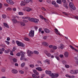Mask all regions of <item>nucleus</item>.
I'll use <instances>...</instances> for the list:
<instances>
[{
  "label": "nucleus",
  "instance_id": "42",
  "mask_svg": "<svg viewBox=\"0 0 78 78\" xmlns=\"http://www.w3.org/2000/svg\"><path fill=\"white\" fill-rule=\"evenodd\" d=\"M32 76L33 78H36V75L33 74L32 75Z\"/></svg>",
  "mask_w": 78,
  "mask_h": 78
},
{
  "label": "nucleus",
  "instance_id": "26",
  "mask_svg": "<svg viewBox=\"0 0 78 78\" xmlns=\"http://www.w3.org/2000/svg\"><path fill=\"white\" fill-rule=\"evenodd\" d=\"M10 51V50L8 49L7 50H5V53L8 54L9 53V52Z\"/></svg>",
  "mask_w": 78,
  "mask_h": 78
},
{
  "label": "nucleus",
  "instance_id": "24",
  "mask_svg": "<svg viewBox=\"0 0 78 78\" xmlns=\"http://www.w3.org/2000/svg\"><path fill=\"white\" fill-rule=\"evenodd\" d=\"M19 73H20V74H23V73H24V71H23V70H19Z\"/></svg>",
  "mask_w": 78,
  "mask_h": 78
},
{
  "label": "nucleus",
  "instance_id": "1",
  "mask_svg": "<svg viewBox=\"0 0 78 78\" xmlns=\"http://www.w3.org/2000/svg\"><path fill=\"white\" fill-rule=\"evenodd\" d=\"M16 43L17 44V46H19V47H23L25 46V44H24L18 41H16Z\"/></svg>",
  "mask_w": 78,
  "mask_h": 78
},
{
  "label": "nucleus",
  "instance_id": "54",
  "mask_svg": "<svg viewBox=\"0 0 78 78\" xmlns=\"http://www.w3.org/2000/svg\"><path fill=\"white\" fill-rule=\"evenodd\" d=\"M40 17H41V19H44V17L43 16H42V15H40Z\"/></svg>",
  "mask_w": 78,
  "mask_h": 78
},
{
  "label": "nucleus",
  "instance_id": "44",
  "mask_svg": "<svg viewBox=\"0 0 78 78\" xmlns=\"http://www.w3.org/2000/svg\"><path fill=\"white\" fill-rule=\"evenodd\" d=\"M52 5H55L56 4V2L55 1H52Z\"/></svg>",
  "mask_w": 78,
  "mask_h": 78
},
{
  "label": "nucleus",
  "instance_id": "59",
  "mask_svg": "<svg viewBox=\"0 0 78 78\" xmlns=\"http://www.w3.org/2000/svg\"><path fill=\"white\" fill-rule=\"evenodd\" d=\"M33 72L35 74L36 72H37V71L36 70H33Z\"/></svg>",
  "mask_w": 78,
  "mask_h": 78
},
{
  "label": "nucleus",
  "instance_id": "58",
  "mask_svg": "<svg viewBox=\"0 0 78 78\" xmlns=\"http://www.w3.org/2000/svg\"><path fill=\"white\" fill-rule=\"evenodd\" d=\"M55 58L57 59V60H58V61L59 60V57L58 56H56Z\"/></svg>",
  "mask_w": 78,
  "mask_h": 78
},
{
  "label": "nucleus",
  "instance_id": "37",
  "mask_svg": "<svg viewBox=\"0 0 78 78\" xmlns=\"http://www.w3.org/2000/svg\"><path fill=\"white\" fill-rule=\"evenodd\" d=\"M26 19H27L28 20H29V21H30V19H31V18H30V17L26 16Z\"/></svg>",
  "mask_w": 78,
  "mask_h": 78
},
{
  "label": "nucleus",
  "instance_id": "34",
  "mask_svg": "<svg viewBox=\"0 0 78 78\" xmlns=\"http://www.w3.org/2000/svg\"><path fill=\"white\" fill-rule=\"evenodd\" d=\"M62 62L63 64H67V62L65 60H62Z\"/></svg>",
  "mask_w": 78,
  "mask_h": 78
},
{
  "label": "nucleus",
  "instance_id": "15",
  "mask_svg": "<svg viewBox=\"0 0 78 78\" xmlns=\"http://www.w3.org/2000/svg\"><path fill=\"white\" fill-rule=\"evenodd\" d=\"M69 47L72 50H74L75 51H76V52H78V50L74 48L72 46L69 45Z\"/></svg>",
  "mask_w": 78,
  "mask_h": 78
},
{
  "label": "nucleus",
  "instance_id": "52",
  "mask_svg": "<svg viewBox=\"0 0 78 78\" xmlns=\"http://www.w3.org/2000/svg\"><path fill=\"white\" fill-rule=\"evenodd\" d=\"M54 75H55V74H53V73H51L50 75V76H54Z\"/></svg>",
  "mask_w": 78,
  "mask_h": 78
},
{
  "label": "nucleus",
  "instance_id": "53",
  "mask_svg": "<svg viewBox=\"0 0 78 78\" xmlns=\"http://www.w3.org/2000/svg\"><path fill=\"white\" fill-rule=\"evenodd\" d=\"M16 56H20V54L19 53H17L16 54Z\"/></svg>",
  "mask_w": 78,
  "mask_h": 78
},
{
  "label": "nucleus",
  "instance_id": "20",
  "mask_svg": "<svg viewBox=\"0 0 78 78\" xmlns=\"http://www.w3.org/2000/svg\"><path fill=\"white\" fill-rule=\"evenodd\" d=\"M70 73L73 75H75V70H71Z\"/></svg>",
  "mask_w": 78,
  "mask_h": 78
},
{
  "label": "nucleus",
  "instance_id": "50",
  "mask_svg": "<svg viewBox=\"0 0 78 78\" xmlns=\"http://www.w3.org/2000/svg\"><path fill=\"white\" fill-rule=\"evenodd\" d=\"M5 70H6V69H5V68H2V72H5Z\"/></svg>",
  "mask_w": 78,
  "mask_h": 78
},
{
  "label": "nucleus",
  "instance_id": "9",
  "mask_svg": "<svg viewBox=\"0 0 78 78\" xmlns=\"http://www.w3.org/2000/svg\"><path fill=\"white\" fill-rule=\"evenodd\" d=\"M43 45H44L46 47H48V43L45 41L43 42L42 43Z\"/></svg>",
  "mask_w": 78,
  "mask_h": 78
},
{
  "label": "nucleus",
  "instance_id": "63",
  "mask_svg": "<svg viewBox=\"0 0 78 78\" xmlns=\"http://www.w3.org/2000/svg\"><path fill=\"white\" fill-rule=\"evenodd\" d=\"M47 37L46 36H44V37H43V39H44V40H46V39H47Z\"/></svg>",
  "mask_w": 78,
  "mask_h": 78
},
{
  "label": "nucleus",
  "instance_id": "40",
  "mask_svg": "<svg viewBox=\"0 0 78 78\" xmlns=\"http://www.w3.org/2000/svg\"><path fill=\"white\" fill-rule=\"evenodd\" d=\"M75 75V74H77L78 73V70H74Z\"/></svg>",
  "mask_w": 78,
  "mask_h": 78
},
{
  "label": "nucleus",
  "instance_id": "7",
  "mask_svg": "<svg viewBox=\"0 0 78 78\" xmlns=\"http://www.w3.org/2000/svg\"><path fill=\"white\" fill-rule=\"evenodd\" d=\"M27 53L28 56H30L31 55H33V52L31 51L28 50L27 52Z\"/></svg>",
  "mask_w": 78,
  "mask_h": 78
},
{
  "label": "nucleus",
  "instance_id": "43",
  "mask_svg": "<svg viewBox=\"0 0 78 78\" xmlns=\"http://www.w3.org/2000/svg\"><path fill=\"white\" fill-rule=\"evenodd\" d=\"M23 22L24 23H27L28 22V21L27 20H23Z\"/></svg>",
  "mask_w": 78,
  "mask_h": 78
},
{
  "label": "nucleus",
  "instance_id": "27",
  "mask_svg": "<svg viewBox=\"0 0 78 78\" xmlns=\"http://www.w3.org/2000/svg\"><path fill=\"white\" fill-rule=\"evenodd\" d=\"M24 2L26 3H30V0H24Z\"/></svg>",
  "mask_w": 78,
  "mask_h": 78
},
{
  "label": "nucleus",
  "instance_id": "56",
  "mask_svg": "<svg viewBox=\"0 0 78 78\" xmlns=\"http://www.w3.org/2000/svg\"><path fill=\"white\" fill-rule=\"evenodd\" d=\"M12 9L14 11H16V10H17L16 8H13Z\"/></svg>",
  "mask_w": 78,
  "mask_h": 78
},
{
  "label": "nucleus",
  "instance_id": "48",
  "mask_svg": "<svg viewBox=\"0 0 78 78\" xmlns=\"http://www.w3.org/2000/svg\"><path fill=\"white\" fill-rule=\"evenodd\" d=\"M5 43L7 44V45H9V42L8 41H5Z\"/></svg>",
  "mask_w": 78,
  "mask_h": 78
},
{
  "label": "nucleus",
  "instance_id": "49",
  "mask_svg": "<svg viewBox=\"0 0 78 78\" xmlns=\"http://www.w3.org/2000/svg\"><path fill=\"white\" fill-rule=\"evenodd\" d=\"M42 30V28H40L39 29V33H41Z\"/></svg>",
  "mask_w": 78,
  "mask_h": 78
},
{
  "label": "nucleus",
  "instance_id": "51",
  "mask_svg": "<svg viewBox=\"0 0 78 78\" xmlns=\"http://www.w3.org/2000/svg\"><path fill=\"white\" fill-rule=\"evenodd\" d=\"M7 10L11 11V10H12V9H11V8L8 7V8H7Z\"/></svg>",
  "mask_w": 78,
  "mask_h": 78
},
{
  "label": "nucleus",
  "instance_id": "45",
  "mask_svg": "<svg viewBox=\"0 0 78 78\" xmlns=\"http://www.w3.org/2000/svg\"><path fill=\"white\" fill-rule=\"evenodd\" d=\"M53 47V45H50L49 46V48H52Z\"/></svg>",
  "mask_w": 78,
  "mask_h": 78
},
{
  "label": "nucleus",
  "instance_id": "8",
  "mask_svg": "<svg viewBox=\"0 0 78 78\" xmlns=\"http://www.w3.org/2000/svg\"><path fill=\"white\" fill-rule=\"evenodd\" d=\"M55 33L56 34H57L58 35H59V36H61L62 35L61 34L59 33V32H58V30L57 29H55Z\"/></svg>",
  "mask_w": 78,
  "mask_h": 78
},
{
  "label": "nucleus",
  "instance_id": "19",
  "mask_svg": "<svg viewBox=\"0 0 78 78\" xmlns=\"http://www.w3.org/2000/svg\"><path fill=\"white\" fill-rule=\"evenodd\" d=\"M45 73H46V74L50 75L51 73V72L50 71L46 70Z\"/></svg>",
  "mask_w": 78,
  "mask_h": 78
},
{
  "label": "nucleus",
  "instance_id": "21",
  "mask_svg": "<svg viewBox=\"0 0 78 78\" xmlns=\"http://www.w3.org/2000/svg\"><path fill=\"white\" fill-rule=\"evenodd\" d=\"M45 62L47 63L48 64H50V61L48 59H47L45 60Z\"/></svg>",
  "mask_w": 78,
  "mask_h": 78
},
{
  "label": "nucleus",
  "instance_id": "13",
  "mask_svg": "<svg viewBox=\"0 0 78 78\" xmlns=\"http://www.w3.org/2000/svg\"><path fill=\"white\" fill-rule=\"evenodd\" d=\"M26 3L25 1H22L20 3V5L21 6H25V5L26 4Z\"/></svg>",
  "mask_w": 78,
  "mask_h": 78
},
{
  "label": "nucleus",
  "instance_id": "62",
  "mask_svg": "<svg viewBox=\"0 0 78 78\" xmlns=\"http://www.w3.org/2000/svg\"><path fill=\"white\" fill-rule=\"evenodd\" d=\"M4 6H8V4H4Z\"/></svg>",
  "mask_w": 78,
  "mask_h": 78
},
{
  "label": "nucleus",
  "instance_id": "33",
  "mask_svg": "<svg viewBox=\"0 0 78 78\" xmlns=\"http://www.w3.org/2000/svg\"><path fill=\"white\" fill-rule=\"evenodd\" d=\"M64 45H63V44H60V48H61V49H63V48H64Z\"/></svg>",
  "mask_w": 78,
  "mask_h": 78
},
{
  "label": "nucleus",
  "instance_id": "28",
  "mask_svg": "<svg viewBox=\"0 0 78 78\" xmlns=\"http://www.w3.org/2000/svg\"><path fill=\"white\" fill-rule=\"evenodd\" d=\"M24 39L26 41H30V39L27 37H25Z\"/></svg>",
  "mask_w": 78,
  "mask_h": 78
},
{
  "label": "nucleus",
  "instance_id": "17",
  "mask_svg": "<svg viewBox=\"0 0 78 78\" xmlns=\"http://www.w3.org/2000/svg\"><path fill=\"white\" fill-rule=\"evenodd\" d=\"M5 48H2V49H0V54H2L3 51H4L5 50Z\"/></svg>",
  "mask_w": 78,
  "mask_h": 78
},
{
  "label": "nucleus",
  "instance_id": "25",
  "mask_svg": "<svg viewBox=\"0 0 78 78\" xmlns=\"http://www.w3.org/2000/svg\"><path fill=\"white\" fill-rule=\"evenodd\" d=\"M4 25L5 27H6V28H9V26H8V25L7 23H4Z\"/></svg>",
  "mask_w": 78,
  "mask_h": 78
},
{
  "label": "nucleus",
  "instance_id": "4",
  "mask_svg": "<svg viewBox=\"0 0 78 78\" xmlns=\"http://www.w3.org/2000/svg\"><path fill=\"white\" fill-rule=\"evenodd\" d=\"M30 21L35 22V23H37V22L39 21V20L38 19L36 18H31V19L30 20Z\"/></svg>",
  "mask_w": 78,
  "mask_h": 78
},
{
  "label": "nucleus",
  "instance_id": "14",
  "mask_svg": "<svg viewBox=\"0 0 78 78\" xmlns=\"http://www.w3.org/2000/svg\"><path fill=\"white\" fill-rule=\"evenodd\" d=\"M64 55L66 58H68L69 56V52L67 51H66L64 53Z\"/></svg>",
  "mask_w": 78,
  "mask_h": 78
},
{
  "label": "nucleus",
  "instance_id": "36",
  "mask_svg": "<svg viewBox=\"0 0 78 78\" xmlns=\"http://www.w3.org/2000/svg\"><path fill=\"white\" fill-rule=\"evenodd\" d=\"M30 67L31 68H33L34 67V64L30 65Z\"/></svg>",
  "mask_w": 78,
  "mask_h": 78
},
{
  "label": "nucleus",
  "instance_id": "29",
  "mask_svg": "<svg viewBox=\"0 0 78 78\" xmlns=\"http://www.w3.org/2000/svg\"><path fill=\"white\" fill-rule=\"evenodd\" d=\"M25 63H21V67H23L25 66Z\"/></svg>",
  "mask_w": 78,
  "mask_h": 78
},
{
  "label": "nucleus",
  "instance_id": "30",
  "mask_svg": "<svg viewBox=\"0 0 78 78\" xmlns=\"http://www.w3.org/2000/svg\"><path fill=\"white\" fill-rule=\"evenodd\" d=\"M57 46H53V49L54 50H56L57 48Z\"/></svg>",
  "mask_w": 78,
  "mask_h": 78
},
{
  "label": "nucleus",
  "instance_id": "32",
  "mask_svg": "<svg viewBox=\"0 0 78 78\" xmlns=\"http://www.w3.org/2000/svg\"><path fill=\"white\" fill-rule=\"evenodd\" d=\"M54 76H55V77H58L59 76V74L56 73H54Z\"/></svg>",
  "mask_w": 78,
  "mask_h": 78
},
{
  "label": "nucleus",
  "instance_id": "6",
  "mask_svg": "<svg viewBox=\"0 0 78 78\" xmlns=\"http://www.w3.org/2000/svg\"><path fill=\"white\" fill-rule=\"evenodd\" d=\"M6 2L7 3L9 4V5H14V2L12 0H6Z\"/></svg>",
  "mask_w": 78,
  "mask_h": 78
},
{
  "label": "nucleus",
  "instance_id": "35",
  "mask_svg": "<svg viewBox=\"0 0 78 78\" xmlns=\"http://www.w3.org/2000/svg\"><path fill=\"white\" fill-rule=\"evenodd\" d=\"M34 53H35V54H36L37 55H38V54H39V52L37 51H34Z\"/></svg>",
  "mask_w": 78,
  "mask_h": 78
},
{
  "label": "nucleus",
  "instance_id": "16",
  "mask_svg": "<svg viewBox=\"0 0 78 78\" xmlns=\"http://www.w3.org/2000/svg\"><path fill=\"white\" fill-rule=\"evenodd\" d=\"M36 69L38 70V71H39L40 72H41V71H42L43 70V69H42L41 67L36 68Z\"/></svg>",
  "mask_w": 78,
  "mask_h": 78
},
{
  "label": "nucleus",
  "instance_id": "23",
  "mask_svg": "<svg viewBox=\"0 0 78 78\" xmlns=\"http://www.w3.org/2000/svg\"><path fill=\"white\" fill-rule=\"evenodd\" d=\"M20 23L21 24V25H22L24 27L25 26V24L24 23L22 22H20Z\"/></svg>",
  "mask_w": 78,
  "mask_h": 78
},
{
  "label": "nucleus",
  "instance_id": "41",
  "mask_svg": "<svg viewBox=\"0 0 78 78\" xmlns=\"http://www.w3.org/2000/svg\"><path fill=\"white\" fill-rule=\"evenodd\" d=\"M12 60L14 62H17V59H16L15 58H14L12 59Z\"/></svg>",
  "mask_w": 78,
  "mask_h": 78
},
{
  "label": "nucleus",
  "instance_id": "57",
  "mask_svg": "<svg viewBox=\"0 0 78 78\" xmlns=\"http://www.w3.org/2000/svg\"><path fill=\"white\" fill-rule=\"evenodd\" d=\"M10 55H12V56H13L14 54H13V52H12V51H10Z\"/></svg>",
  "mask_w": 78,
  "mask_h": 78
},
{
  "label": "nucleus",
  "instance_id": "31",
  "mask_svg": "<svg viewBox=\"0 0 78 78\" xmlns=\"http://www.w3.org/2000/svg\"><path fill=\"white\" fill-rule=\"evenodd\" d=\"M18 14L19 15H20V16H23V12H19L18 13Z\"/></svg>",
  "mask_w": 78,
  "mask_h": 78
},
{
  "label": "nucleus",
  "instance_id": "61",
  "mask_svg": "<svg viewBox=\"0 0 78 78\" xmlns=\"http://www.w3.org/2000/svg\"><path fill=\"white\" fill-rule=\"evenodd\" d=\"M55 51V50H51L50 51V52L51 53H54V52Z\"/></svg>",
  "mask_w": 78,
  "mask_h": 78
},
{
  "label": "nucleus",
  "instance_id": "60",
  "mask_svg": "<svg viewBox=\"0 0 78 78\" xmlns=\"http://www.w3.org/2000/svg\"><path fill=\"white\" fill-rule=\"evenodd\" d=\"M15 66H16L17 67H18V66H19V64H18V63H16L15 64Z\"/></svg>",
  "mask_w": 78,
  "mask_h": 78
},
{
  "label": "nucleus",
  "instance_id": "18",
  "mask_svg": "<svg viewBox=\"0 0 78 78\" xmlns=\"http://www.w3.org/2000/svg\"><path fill=\"white\" fill-rule=\"evenodd\" d=\"M44 31L45 33H50V30L48 29H44Z\"/></svg>",
  "mask_w": 78,
  "mask_h": 78
},
{
  "label": "nucleus",
  "instance_id": "12",
  "mask_svg": "<svg viewBox=\"0 0 78 78\" xmlns=\"http://www.w3.org/2000/svg\"><path fill=\"white\" fill-rule=\"evenodd\" d=\"M25 9L27 12H30V11H31L32 10V9L31 8L27 7L25 8Z\"/></svg>",
  "mask_w": 78,
  "mask_h": 78
},
{
  "label": "nucleus",
  "instance_id": "5",
  "mask_svg": "<svg viewBox=\"0 0 78 78\" xmlns=\"http://www.w3.org/2000/svg\"><path fill=\"white\" fill-rule=\"evenodd\" d=\"M69 5L71 8H72L73 10H75L76 8L73 5V3L72 2H70L69 4Z\"/></svg>",
  "mask_w": 78,
  "mask_h": 78
},
{
  "label": "nucleus",
  "instance_id": "55",
  "mask_svg": "<svg viewBox=\"0 0 78 78\" xmlns=\"http://www.w3.org/2000/svg\"><path fill=\"white\" fill-rule=\"evenodd\" d=\"M7 41H10V38L9 37H7Z\"/></svg>",
  "mask_w": 78,
  "mask_h": 78
},
{
  "label": "nucleus",
  "instance_id": "46",
  "mask_svg": "<svg viewBox=\"0 0 78 78\" xmlns=\"http://www.w3.org/2000/svg\"><path fill=\"white\" fill-rule=\"evenodd\" d=\"M65 66L66 68H67V69H68V68H69V67H70V66H69L68 65H65Z\"/></svg>",
  "mask_w": 78,
  "mask_h": 78
},
{
  "label": "nucleus",
  "instance_id": "3",
  "mask_svg": "<svg viewBox=\"0 0 78 78\" xmlns=\"http://www.w3.org/2000/svg\"><path fill=\"white\" fill-rule=\"evenodd\" d=\"M34 30H31L29 32V33L28 35L29 36V37H34Z\"/></svg>",
  "mask_w": 78,
  "mask_h": 78
},
{
  "label": "nucleus",
  "instance_id": "64",
  "mask_svg": "<svg viewBox=\"0 0 78 78\" xmlns=\"http://www.w3.org/2000/svg\"><path fill=\"white\" fill-rule=\"evenodd\" d=\"M44 53H45V54L47 55V54H48V51H44Z\"/></svg>",
  "mask_w": 78,
  "mask_h": 78
},
{
  "label": "nucleus",
  "instance_id": "10",
  "mask_svg": "<svg viewBox=\"0 0 78 78\" xmlns=\"http://www.w3.org/2000/svg\"><path fill=\"white\" fill-rule=\"evenodd\" d=\"M12 72L14 74H16L18 73V71L16 69H13L12 70Z\"/></svg>",
  "mask_w": 78,
  "mask_h": 78
},
{
  "label": "nucleus",
  "instance_id": "47",
  "mask_svg": "<svg viewBox=\"0 0 78 78\" xmlns=\"http://www.w3.org/2000/svg\"><path fill=\"white\" fill-rule=\"evenodd\" d=\"M63 13L66 16H69V14H68V13H66L65 12H63Z\"/></svg>",
  "mask_w": 78,
  "mask_h": 78
},
{
  "label": "nucleus",
  "instance_id": "22",
  "mask_svg": "<svg viewBox=\"0 0 78 78\" xmlns=\"http://www.w3.org/2000/svg\"><path fill=\"white\" fill-rule=\"evenodd\" d=\"M56 2L57 3H58L59 4H61V3H62L61 0H57Z\"/></svg>",
  "mask_w": 78,
  "mask_h": 78
},
{
  "label": "nucleus",
  "instance_id": "39",
  "mask_svg": "<svg viewBox=\"0 0 78 78\" xmlns=\"http://www.w3.org/2000/svg\"><path fill=\"white\" fill-rule=\"evenodd\" d=\"M46 55L48 56V57H50L51 56V54L50 53H48Z\"/></svg>",
  "mask_w": 78,
  "mask_h": 78
},
{
  "label": "nucleus",
  "instance_id": "11",
  "mask_svg": "<svg viewBox=\"0 0 78 78\" xmlns=\"http://www.w3.org/2000/svg\"><path fill=\"white\" fill-rule=\"evenodd\" d=\"M12 20L14 23H20V22L19 21H17L16 19H13Z\"/></svg>",
  "mask_w": 78,
  "mask_h": 78
},
{
  "label": "nucleus",
  "instance_id": "38",
  "mask_svg": "<svg viewBox=\"0 0 78 78\" xmlns=\"http://www.w3.org/2000/svg\"><path fill=\"white\" fill-rule=\"evenodd\" d=\"M6 17V16L5 14H3L2 15V17L3 19H5Z\"/></svg>",
  "mask_w": 78,
  "mask_h": 78
},
{
  "label": "nucleus",
  "instance_id": "2",
  "mask_svg": "<svg viewBox=\"0 0 78 78\" xmlns=\"http://www.w3.org/2000/svg\"><path fill=\"white\" fill-rule=\"evenodd\" d=\"M20 53L21 54V56L20 58V60H24V61H26L27 60V58H24V56H25V55H24L25 52L21 51L20 52Z\"/></svg>",
  "mask_w": 78,
  "mask_h": 78
}]
</instances>
